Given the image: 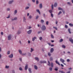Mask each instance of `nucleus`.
Masks as SVG:
<instances>
[{
  "mask_svg": "<svg viewBox=\"0 0 73 73\" xmlns=\"http://www.w3.org/2000/svg\"><path fill=\"white\" fill-rule=\"evenodd\" d=\"M19 70H22L23 69H22V68H21V67H20L19 68Z\"/></svg>",
  "mask_w": 73,
  "mask_h": 73,
  "instance_id": "09e8293b",
  "label": "nucleus"
},
{
  "mask_svg": "<svg viewBox=\"0 0 73 73\" xmlns=\"http://www.w3.org/2000/svg\"><path fill=\"white\" fill-rule=\"evenodd\" d=\"M40 22H41V23H43L44 22V21L43 20H41Z\"/></svg>",
  "mask_w": 73,
  "mask_h": 73,
  "instance_id": "7c9ffc66",
  "label": "nucleus"
},
{
  "mask_svg": "<svg viewBox=\"0 0 73 73\" xmlns=\"http://www.w3.org/2000/svg\"><path fill=\"white\" fill-rule=\"evenodd\" d=\"M42 4H40L39 5V7L40 8H42Z\"/></svg>",
  "mask_w": 73,
  "mask_h": 73,
  "instance_id": "2eb2a0df",
  "label": "nucleus"
},
{
  "mask_svg": "<svg viewBox=\"0 0 73 73\" xmlns=\"http://www.w3.org/2000/svg\"><path fill=\"white\" fill-rule=\"evenodd\" d=\"M17 33L18 35H19V34H20V33H21V31H18V32Z\"/></svg>",
  "mask_w": 73,
  "mask_h": 73,
  "instance_id": "2f4dec72",
  "label": "nucleus"
},
{
  "mask_svg": "<svg viewBox=\"0 0 73 73\" xmlns=\"http://www.w3.org/2000/svg\"><path fill=\"white\" fill-rule=\"evenodd\" d=\"M49 12L50 13H52V10H50L49 11Z\"/></svg>",
  "mask_w": 73,
  "mask_h": 73,
  "instance_id": "c85d7f7f",
  "label": "nucleus"
},
{
  "mask_svg": "<svg viewBox=\"0 0 73 73\" xmlns=\"http://www.w3.org/2000/svg\"><path fill=\"white\" fill-rule=\"evenodd\" d=\"M41 29L42 31H45L46 29V27L44 25H43L41 28Z\"/></svg>",
  "mask_w": 73,
  "mask_h": 73,
  "instance_id": "f257e3e1",
  "label": "nucleus"
},
{
  "mask_svg": "<svg viewBox=\"0 0 73 73\" xmlns=\"http://www.w3.org/2000/svg\"><path fill=\"white\" fill-rule=\"evenodd\" d=\"M51 8H52V9H53V5H52Z\"/></svg>",
  "mask_w": 73,
  "mask_h": 73,
  "instance_id": "79ce46f5",
  "label": "nucleus"
},
{
  "mask_svg": "<svg viewBox=\"0 0 73 73\" xmlns=\"http://www.w3.org/2000/svg\"><path fill=\"white\" fill-rule=\"evenodd\" d=\"M62 13V12L61 11H60L58 13V15H60V14H61Z\"/></svg>",
  "mask_w": 73,
  "mask_h": 73,
  "instance_id": "c9c22d12",
  "label": "nucleus"
},
{
  "mask_svg": "<svg viewBox=\"0 0 73 73\" xmlns=\"http://www.w3.org/2000/svg\"><path fill=\"white\" fill-rule=\"evenodd\" d=\"M34 68L35 69H37V66L35 65L34 66Z\"/></svg>",
  "mask_w": 73,
  "mask_h": 73,
  "instance_id": "aec40b11",
  "label": "nucleus"
},
{
  "mask_svg": "<svg viewBox=\"0 0 73 73\" xmlns=\"http://www.w3.org/2000/svg\"><path fill=\"white\" fill-rule=\"evenodd\" d=\"M26 20V19H25V17H23V21L24 22H25V21Z\"/></svg>",
  "mask_w": 73,
  "mask_h": 73,
  "instance_id": "393cba45",
  "label": "nucleus"
},
{
  "mask_svg": "<svg viewBox=\"0 0 73 73\" xmlns=\"http://www.w3.org/2000/svg\"><path fill=\"white\" fill-rule=\"evenodd\" d=\"M31 28L32 27L31 26L28 27H27V29H31Z\"/></svg>",
  "mask_w": 73,
  "mask_h": 73,
  "instance_id": "4be33fe9",
  "label": "nucleus"
},
{
  "mask_svg": "<svg viewBox=\"0 0 73 73\" xmlns=\"http://www.w3.org/2000/svg\"><path fill=\"white\" fill-rule=\"evenodd\" d=\"M69 40L70 42H71V43L73 44V40L72 38H70Z\"/></svg>",
  "mask_w": 73,
  "mask_h": 73,
  "instance_id": "423d86ee",
  "label": "nucleus"
},
{
  "mask_svg": "<svg viewBox=\"0 0 73 73\" xmlns=\"http://www.w3.org/2000/svg\"><path fill=\"white\" fill-rule=\"evenodd\" d=\"M7 54H10V51H8Z\"/></svg>",
  "mask_w": 73,
  "mask_h": 73,
  "instance_id": "49530a36",
  "label": "nucleus"
},
{
  "mask_svg": "<svg viewBox=\"0 0 73 73\" xmlns=\"http://www.w3.org/2000/svg\"><path fill=\"white\" fill-rule=\"evenodd\" d=\"M19 52L20 53V54H22V51H21V50H19Z\"/></svg>",
  "mask_w": 73,
  "mask_h": 73,
  "instance_id": "9b49d317",
  "label": "nucleus"
},
{
  "mask_svg": "<svg viewBox=\"0 0 73 73\" xmlns=\"http://www.w3.org/2000/svg\"><path fill=\"white\" fill-rule=\"evenodd\" d=\"M67 62H70V60L69 59H67Z\"/></svg>",
  "mask_w": 73,
  "mask_h": 73,
  "instance_id": "a19ab883",
  "label": "nucleus"
},
{
  "mask_svg": "<svg viewBox=\"0 0 73 73\" xmlns=\"http://www.w3.org/2000/svg\"><path fill=\"white\" fill-rule=\"evenodd\" d=\"M66 73H70V71H69L68 72H67Z\"/></svg>",
  "mask_w": 73,
  "mask_h": 73,
  "instance_id": "774afa93",
  "label": "nucleus"
},
{
  "mask_svg": "<svg viewBox=\"0 0 73 73\" xmlns=\"http://www.w3.org/2000/svg\"><path fill=\"white\" fill-rule=\"evenodd\" d=\"M65 28H68V26L66 25H65Z\"/></svg>",
  "mask_w": 73,
  "mask_h": 73,
  "instance_id": "864d4df0",
  "label": "nucleus"
},
{
  "mask_svg": "<svg viewBox=\"0 0 73 73\" xmlns=\"http://www.w3.org/2000/svg\"><path fill=\"white\" fill-rule=\"evenodd\" d=\"M40 63L42 64V63H46V62L45 61H40Z\"/></svg>",
  "mask_w": 73,
  "mask_h": 73,
  "instance_id": "20e7f679",
  "label": "nucleus"
},
{
  "mask_svg": "<svg viewBox=\"0 0 73 73\" xmlns=\"http://www.w3.org/2000/svg\"><path fill=\"white\" fill-rule=\"evenodd\" d=\"M54 70H56V71H57V70H58V69H57V68H55Z\"/></svg>",
  "mask_w": 73,
  "mask_h": 73,
  "instance_id": "4d7b16f0",
  "label": "nucleus"
},
{
  "mask_svg": "<svg viewBox=\"0 0 73 73\" xmlns=\"http://www.w3.org/2000/svg\"><path fill=\"white\" fill-rule=\"evenodd\" d=\"M30 73H32V71H31V69L30 68H29L28 69Z\"/></svg>",
  "mask_w": 73,
  "mask_h": 73,
  "instance_id": "f3484780",
  "label": "nucleus"
},
{
  "mask_svg": "<svg viewBox=\"0 0 73 73\" xmlns=\"http://www.w3.org/2000/svg\"><path fill=\"white\" fill-rule=\"evenodd\" d=\"M69 25L70 26V27H73V24H72L71 23H69Z\"/></svg>",
  "mask_w": 73,
  "mask_h": 73,
  "instance_id": "5701e85b",
  "label": "nucleus"
},
{
  "mask_svg": "<svg viewBox=\"0 0 73 73\" xmlns=\"http://www.w3.org/2000/svg\"><path fill=\"white\" fill-rule=\"evenodd\" d=\"M29 7H26L25 8V9H29Z\"/></svg>",
  "mask_w": 73,
  "mask_h": 73,
  "instance_id": "a18cd8bd",
  "label": "nucleus"
},
{
  "mask_svg": "<svg viewBox=\"0 0 73 73\" xmlns=\"http://www.w3.org/2000/svg\"><path fill=\"white\" fill-rule=\"evenodd\" d=\"M17 17H15L14 18V19H12V21H13L14 20H17Z\"/></svg>",
  "mask_w": 73,
  "mask_h": 73,
  "instance_id": "b1692460",
  "label": "nucleus"
},
{
  "mask_svg": "<svg viewBox=\"0 0 73 73\" xmlns=\"http://www.w3.org/2000/svg\"><path fill=\"white\" fill-rule=\"evenodd\" d=\"M9 68V66H5L6 68Z\"/></svg>",
  "mask_w": 73,
  "mask_h": 73,
  "instance_id": "5fc2aeb1",
  "label": "nucleus"
},
{
  "mask_svg": "<svg viewBox=\"0 0 73 73\" xmlns=\"http://www.w3.org/2000/svg\"><path fill=\"white\" fill-rule=\"evenodd\" d=\"M43 16L44 17H45V14H43Z\"/></svg>",
  "mask_w": 73,
  "mask_h": 73,
  "instance_id": "052dcab7",
  "label": "nucleus"
},
{
  "mask_svg": "<svg viewBox=\"0 0 73 73\" xmlns=\"http://www.w3.org/2000/svg\"><path fill=\"white\" fill-rule=\"evenodd\" d=\"M61 66H62V67H64V65H63V64H61Z\"/></svg>",
  "mask_w": 73,
  "mask_h": 73,
  "instance_id": "680f3d73",
  "label": "nucleus"
},
{
  "mask_svg": "<svg viewBox=\"0 0 73 73\" xmlns=\"http://www.w3.org/2000/svg\"><path fill=\"white\" fill-rule=\"evenodd\" d=\"M11 39V35H9L8 36V40H10Z\"/></svg>",
  "mask_w": 73,
  "mask_h": 73,
  "instance_id": "f03ea898",
  "label": "nucleus"
},
{
  "mask_svg": "<svg viewBox=\"0 0 73 73\" xmlns=\"http://www.w3.org/2000/svg\"><path fill=\"white\" fill-rule=\"evenodd\" d=\"M53 58L50 57V60L51 61H53Z\"/></svg>",
  "mask_w": 73,
  "mask_h": 73,
  "instance_id": "412c9836",
  "label": "nucleus"
},
{
  "mask_svg": "<svg viewBox=\"0 0 73 73\" xmlns=\"http://www.w3.org/2000/svg\"><path fill=\"white\" fill-rule=\"evenodd\" d=\"M48 66H50V62H49V61H48Z\"/></svg>",
  "mask_w": 73,
  "mask_h": 73,
  "instance_id": "72a5a7b5",
  "label": "nucleus"
},
{
  "mask_svg": "<svg viewBox=\"0 0 73 73\" xmlns=\"http://www.w3.org/2000/svg\"><path fill=\"white\" fill-rule=\"evenodd\" d=\"M31 52H32V51H33L34 50L32 48H31Z\"/></svg>",
  "mask_w": 73,
  "mask_h": 73,
  "instance_id": "58836bf2",
  "label": "nucleus"
},
{
  "mask_svg": "<svg viewBox=\"0 0 73 73\" xmlns=\"http://www.w3.org/2000/svg\"><path fill=\"white\" fill-rule=\"evenodd\" d=\"M28 69V65H27L26 66L25 68V70H27Z\"/></svg>",
  "mask_w": 73,
  "mask_h": 73,
  "instance_id": "f8f14e48",
  "label": "nucleus"
},
{
  "mask_svg": "<svg viewBox=\"0 0 73 73\" xmlns=\"http://www.w3.org/2000/svg\"><path fill=\"white\" fill-rule=\"evenodd\" d=\"M51 67H52V68H53V63H52V62L51 63Z\"/></svg>",
  "mask_w": 73,
  "mask_h": 73,
  "instance_id": "dca6fc26",
  "label": "nucleus"
},
{
  "mask_svg": "<svg viewBox=\"0 0 73 73\" xmlns=\"http://www.w3.org/2000/svg\"><path fill=\"white\" fill-rule=\"evenodd\" d=\"M62 12H63V13H64V14L65 13V11H64L62 10Z\"/></svg>",
  "mask_w": 73,
  "mask_h": 73,
  "instance_id": "e2e57ef3",
  "label": "nucleus"
},
{
  "mask_svg": "<svg viewBox=\"0 0 73 73\" xmlns=\"http://www.w3.org/2000/svg\"><path fill=\"white\" fill-rule=\"evenodd\" d=\"M32 33V30H30L29 31L27 32L28 34H31Z\"/></svg>",
  "mask_w": 73,
  "mask_h": 73,
  "instance_id": "39448f33",
  "label": "nucleus"
},
{
  "mask_svg": "<svg viewBox=\"0 0 73 73\" xmlns=\"http://www.w3.org/2000/svg\"><path fill=\"white\" fill-rule=\"evenodd\" d=\"M53 28H54V29H55L56 30H57V27H53Z\"/></svg>",
  "mask_w": 73,
  "mask_h": 73,
  "instance_id": "f704fd0d",
  "label": "nucleus"
},
{
  "mask_svg": "<svg viewBox=\"0 0 73 73\" xmlns=\"http://www.w3.org/2000/svg\"><path fill=\"white\" fill-rule=\"evenodd\" d=\"M55 62L57 64H58L59 65H60V63H59V62H58L57 61V60Z\"/></svg>",
  "mask_w": 73,
  "mask_h": 73,
  "instance_id": "1a4fd4ad",
  "label": "nucleus"
},
{
  "mask_svg": "<svg viewBox=\"0 0 73 73\" xmlns=\"http://www.w3.org/2000/svg\"><path fill=\"white\" fill-rule=\"evenodd\" d=\"M58 10H59L60 11H61L62 10V9L60 7L58 8Z\"/></svg>",
  "mask_w": 73,
  "mask_h": 73,
  "instance_id": "a878e982",
  "label": "nucleus"
},
{
  "mask_svg": "<svg viewBox=\"0 0 73 73\" xmlns=\"http://www.w3.org/2000/svg\"><path fill=\"white\" fill-rule=\"evenodd\" d=\"M41 31H39V32H38V33L39 34V33H41Z\"/></svg>",
  "mask_w": 73,
  "mask_h": 73,
  "instance_id": "338daca9",
  "label": "nucleus"
},
{
  "mask_svg": "<svg viewBox=\"0 0 73 73\" xmlns=\"http://www.w3.org/2000/svg\"><path fill=\"white\" fill-rule=\"evenodd\" d=\"M1 35H3V32H1Z\"/></svg>",
  "mask_w": 73,
  "mask_h": 73,
  "instance_id": "69168bd1",
  "label": "nucleus"
},
{
  "mask_svg": "<svg viewBox=\"0 0 73 73\" xmlns=\"http://www.w3.org/2000/svg\"><path fill=\"white\" fill-rule=\"evenodd\" d=\"M29 19H31L32 18V16L30 15L29 16Z\"/></svg>",
  "mask_w": 73,
  "mask_h": 73,
  "instance_id": "13d9d810",
  "label": "nucleus"
},
{
  "mask_svg": "<svg viewBox=\"0 0 73 73\" xmlns=\"http://www.w3.org/2000/svg\"><path fill=\"white\" fill-rule=\"evenodd\" d=\"M51 37H52V38H54V36H53V35L52 34H51Z\"/></svg>",
  "mask_w": 73,
  "mask_h": 73,
  "instance_id": "4c0bfd02",
  "label": "nucleus"
},
{
  "mask_svg": "<svg viewBox=\"0 0 73 73\" xmlns=\"http://www.w3.org/2000/svg\"><path fill=\"white\" fill-rule=\"evenodd\" d=\"M54 51V49L53 48H51L50 49V52L52 53Z\"/></svg>",
  "mask_w": 73,
  "mask_h": 73,
  "instance_id": "0eeeda50",
  "label": "nucleus"
},
{
  "mask_svg": "<svg viewBox=\"0 0 73 73\" xmlns=\"http://www.w3.org/2000/svg\"><path fill=\"white\" fill-rule=\"evenodd\" d=\"M59 72L61 73H65L64 72V71H59Z\"/></svg>",
  "mask_w": 73,
  "mask_h": 73,
  "instance_id": "c756f323",
  "label": "nucleus"
},
{
  "mask_svg": "<svg viewBox=\"0 0 73 73\" xmlns=\"http://www.w3.org/2000/svg\"><path fill=\"white\" fill-rule=\"evenodd\" d=\"M35 59L37 60V61H38V60H39V59H38V58L37 57L35 58Z\"/></svg>",
  "mask_w": 73,
  "mask_h": 73,
  "instance_id": "bb28decb",
  "label": "nucleus"
},
{
  "mask_svg": "<svg viewBox=\"0 0 73 73\" xmlns=\"http://www.w3.org/2000/svg\"><path fill=\"white\" fill-rule=\"evenodd\" d=\"M42 37H39V39L40 40H41L42 39Z\"/></svg>",
  "mask_w": 73,
  "mask_h": 73,
  "instance_id": "8fccbe9b",
  "label": "nucleus"
},
{
  "mask_svg": "<svg viewBox=\"0 0 73 73\" xmlns=\"http://www.w3.org/2000/svg\"><path fill=\"white\" fill-rule=\"evenodd\" d=\"M62 48H65L66 47L65 45H62Z\"/></svg>",
  "mask_w": 73,
  "mask_h": 73,
  "instance_id": "ea45409f",
  "label": "nucleus"
},
{
  "mask_svg": "<svg viewBox=\"0 0 73 73\" xmlns=\"http://www.w3.org/2000/svg\"><path fill=\"white\" fill-rule=\"evenodd\" d=\"M48 54L49 56H51V54H50V52H48Z\"/></svg>",
  "mask_w": 73,
  "mask_h": 73,
  "instance_id": "e433bc0d",
  "label": "nucleus"
},
{
  "mask_svg": "<svg viewBox=\"0 0 73 73\" xmlns=\"http://www.w3.org/2000/svg\"><path fill=\"white\" fill-rule=\"evenodd\" d=\"M57 3H55L54 4V7H57Z\"/></svg>",
  "mask_w": 73,
  "mask_h": 73,
  "instance_id": "9d476101",
  "label": "nucleus"
},
{
  "mask_svg": "<svg viewBox=\"0 0 73 73\" xmlns=\"http://www.w3.org/2000/svg\"><path fill=\"white\" fill-rule=\"evenodd\" d=\"M35 39H36V37H34L33 38V41H35Z\"/></svg>",
  "mask_w": 73,
  "mask_h": 73,
  "instance_id": "a211bd4d",
  "label": "nucleus"
},
{
  "mask_svg": "<svg viewBox=\"0 0 73 73\" xmlns=\"http://www.w3.org/2000/svg\"><path fill=\"white\" fill-rule=\"evenodd\" d=\"M17 10H15V12H14V13H17Z\"/></svg>",
  "mask_w": 73,
  "mask_h": 73,
  "instance_id": "de8ad7c7",
  "label": "nucleus"
},
{
  "mask_svg": "<svg viewBox=\"0 0 73 73\" xmlns=\"http://www.w3.org/2000/svg\"><path fill=\"white\" fill-rule=\"evenodd\" d=\"M13 2V1L12 0V1H9V4H12Z\"/></svg>",
  "mask_w": 73,
  "mask_h": 73,
  "instance_id": "ddd939ff",
  "label": "nucleus"
},
{
  "mask_svg": "<svg viewBox=\"0 0 73 73\" xmlns=\"http://www.w3.org/2000/svg\"><path fill=\"white\" fill-rule=\"evenodd\" d=\"M36 4H38V1H36Z\"/></svg>",
  "mask_w": 73,
  "mask_h": 73,
  "instance_id": "3c124183",
  "label": "nucleus"
},
{
  "mask_svg": "<svg viewBox=\"0 0 73 73\" xmlns=\"http://www.w3.org/2000/svg\"><path fill=\"white\" fill-rule=\"evenodd\" d=\"M51 16L52 17H53V14L51 13Z\"/></svg>",
  "mask_w": 73,
  "mask_h": 73,
  "instance_id": "c03bdc74",
  "label": "nucleus"
},
{
  "mask_svg": "<svg viewBox=\"0 0 73 73\" xmlns=\"http://www.w3.org/2000/svg\"><path fill=\"white\" fill-rule=\"evenodd\" d=\"M60 61H61L62 63H64V62H65V60H64L62 58L60 59Z\"/></svg>",
  "mask_w": 73,
  "mask_h": 73,
  "instance_id": "7ed1b4c3",
  "label": "nucleus"
},
{
  "mask_svg": "<svg viewBox=\"0 0 73 73\" xmlns=\"http://www.w3.org/2000/svg\"><path fill=\"white\" fill-rule=\"evenodd\" d=\"M68 31L70 34H71V32H70V29H68Z\"/></svg>",
  "mask_w": 73,
  "mask_h": 73,
  "instance_id": "6ab92c4d",
  "label": "nucleus"
},
{
  "mask_svg": "<svg viewBox=\"0 0 73 73\" xmlns=\"http://www.w3.org/2000/svg\"><path fill=\"white\" fill-rule=\"evenodd\" d=\"M36 11L37 12H38L40 15L41 13H40V11L39 10L37 9Z\"/></svg>",
  "mask_w": 73,
  "mask_h": 73,
  "instance_id": "4468645a",
  "label": "nucleus"
},
{
  "mask_svg": "<svg viewBox=\"0 0 73 73\" xmlns=\"http://www.w3.org/2000/svg\"><path fill=\"white\" fill-rule=\"evenodd\" d=\"M10 18V15H9L8 16V17H7V19H9V18Z\"/></svg>",
  "mask_w": 73,
  "mask_h": 73,
  "instance_id": "603ef678",
  "label": "nucleus"
},
{
  "mask_svg": "<svg viewBox=\"0 0 73 73\" xmlns=\"http://www.w3.org/2000/svg\"><path fill=\"white\" fill-rule=\"evenodd\" d=\"M13 56V54H12L11 55H10L9 57L10 58H12Z\"/></svg>",
  "mask_w": 73,
  "mask_h": 73,
  "instance_id": "6e6552de",
  "label": "nucleus"
},
{
  "mask_svg": "<svg viewBox=\"0 0 73 73\" xmlns=\"http://www.w3.org/2000/svg\"><path fill=\"white\" fill-rule=\"evenodd\" d=\"M48 23H49V22H48V21H47L46 22V25H48Z\"/></svg>",
  "mask_w": 73,
  "mask_h": 73,
  "instance_id": "37998d69",
  "label": "nucleus"
},
{
  "mask_svg": "<svg viewBox=\"0 0 73 73\" xmlns=\"http://www.w3.org/2000/svg\"><path fill=\"white\" fill-rule=\"evenodd\" d=\"M66 23L67 24H69V22H66Z\"/></svg>",
  "mask_w": 73,
  "mask_h": 73,
  "instance_id": "bf43d9fd",
  "label": "nucleus"
},
{
  "mask_svg": "<svg viewBox=\"0 0 73 73\" xmlns=\"http://www.w3.org/2000/svg\"><path fill=\"white\" fill-rule=\"evenodd\" d=\"M49 70H50V71H52V70L53 69L52 68H51V67H50L49 68Z\"/></svg>",
  "mask_w": 73,
  "mask_h": 73,
  "instance_id": "473e14b6",
  "label": "nucleus"
},
{
  "mask_svg": "<svg viewBox=\"0 0 73 73\" xmlns=\"http://www.w3.org/2000/svg\"><path fill=\"white\" fill-rule=\"evenodd\" d=\"M30 42H31V41H30V40L28 41V43L29 44V43H30Z\"/></svg>",
  "mask_w": 73,
  "mask_h": 73,
  "instance_id": "0e129e2a",
  "label": "nucleus"
},
{
  "mask_svg": "<svg viewBox=\"0 0 73 73\" xmlns=\"http://www.w3.org/2000/svg\"><path fill=\"white\" fill-rule=\"evenodd\" d=\"M62 41H63V39H61L59 40V42H62Z\"/></svg>",
  "mask_w": 73,
  "mask_h": 73,
  "instance_id": "cd10ccee",
  "label": "nucleus"
},
{
  "mask_svg": "<svg viewBox=\"0 0 73 73\" xmlns=\"http://www.w3.org/2000/svg\"><path fill=\"white\" fill-rule=\"evenodd\" d=\"M38 18V16H37L36 17V19H37Z\"/></svg>",
  "mask_w": 73,
  "mask_h": 73,
  "instance_id": "6e6d98bb",
  "label": "nucleus"
}]
</instances>
